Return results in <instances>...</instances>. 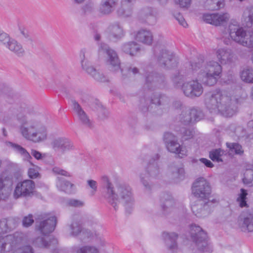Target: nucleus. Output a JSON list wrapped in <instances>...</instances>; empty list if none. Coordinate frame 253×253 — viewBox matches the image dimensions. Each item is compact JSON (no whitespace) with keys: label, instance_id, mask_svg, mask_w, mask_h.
<instances>
[{"label":"nucleus","instance_id":"obj_59","mask_svg":"<svg viewBox=\"0 0 253 253\" xmlns=\"http://www.w3.org/2000/svg\"><path fill=\"white\" fill-rule=\"evenodd\" d=\"M250 97L253 100V86L252 87L250 91Z\"/></svg>","mask_w":253,"mask_h":253},{"label":"nucleus","instance_id":"obj_17","mask_svg":"<svg viewBox=\"0 0 253 253\" xmlns=\"http://www.w3.org/2000/svg\"><path fill=\"white\" fill-rule=\"evenodd\" d=\"M14 182L12 175L4 172L0 175V200L6 198Z\"/></svg>","mask_w":253,"mask_h":253},{"label":"nucleus","instance_id":"obj_3","mask_svg":"<svg viewBox=\"0 0 253 253\" xmlns=\"http://www.w3.org/2000/svg\"><path fill=\"white\" fill-rule=\"evenodd\" d=\"M211 188L209 182L204 177H199L196 179L192 187V192L195 197L206 200L204 206L201 200H198L195 204L191 205L193 212L198 217H204L207 216L209 211H207L209 207H211L213 204L218 202L216 199L211 196Z\"/></svg>","mask_w":253,"mask_h":253},{"label":"nucleus","instance_id":"obj_37","mask_svg":"<svg viewBox=\"0 0 253 253\" xmlns=\"http://www.w3.org/2000/svg\"><path fill=\"white\" fill-rule=\"evenodd\" d=\"M74 250L76 253H99V249L94 246H84Z\"/></svg>","mask_w":253,"mask_h":253},{"label":"nucleus","instance_id":"obj_22","mask_svg":"<svg viewBox=\"0 0 253 253\" xmlns=\"http://www.w3.org/2000/svg\"><path fill=\"white\" fill-rule=\"evenodd\" d=\"M162 238L165 242L168 248L171 250L175 251L177 249L176 240L177 238V234L174 232H163L162 235Z\"/></svg>","mask_w":253,"mask_h":253},{"label":"nucleus","instance_id":"obj_43","mask_svg":"<svg viewBox=\"0 0 253 253\" xmlns=\"http://www.w3.org/2000/svg\"><path fill=\"white\" fill-rule=\"evenodd\" d=\"M32 167L30 168L28 170V174L31 178H36L39 175V170L40 168L36 165H33L30 163Z\"/></svg>","mask_w":253,"mask_h":253},{"label":"nucleus","instance_id":"obj_1","mask_svg":"<svg viewBox=\"0 0 253 253\" xmlns=\"http://www.w3.org/2000/svg\"><path fill=\"white\" fill-rule=\"evenodd\" d=\"M238 95L231 96L225 90L216 89L206 95L205 104L213 113H220L225 117L233 116L237 111V104L239 102Z\"/></svg>","mask_w":253,"mask_h":253},{"label":"nucleus","instance_id":"obj_36","mask_svg":"<svg viewBox=\"0 0 253 253\" xmlns=\"http://www.w3.org/2000/svg\"><path fill=\"white\" fill-rule=\"evenodd\" d=\"M69 233L73 237L78 236L82 231V227L79 221H73L69 227Z\"/></svg>","mask_w":253,"mask_h":253},{"label":"nucleus","instance_id":"obj_51","mask_svg":"<svg viewBox=\"0 0 253 253\" xmlns=\"http://www.w3.org/2000/svg\"><path fill=\"white\" fill-rule=\"evenodd\" d=\"M140 179L143 184L146 187H149V183L148 180L149 179V174L147 172H145L144 173H142L140 175Z\"/></svg>","mask_w":253,"mask_h":253},{"label":"nucleus","instance_id":"obj_24","mask_svg":"<svg viewBox=\"0 0 253 253\" xmlns=\"http://www.w3.org/2000/svg\"><path fill=\"white\" fill-rule=\"evenodd\" d=\"M73 108L78 120L84 125L90 126V121L84 111L77 102H73Z\"/></svg>","mask_w":253,"mask_h":253},{"label":"nucleus","instance_id":"obj_16","mask_svg":"<svg viewBox=\"0 0 253 253\" xmlns=\"http://www.w3.org/2000/svg\"><path fill=\"white\" fill-rule=\"evenodd\" d=\"M182 90L186 96L191 98L200 96L203 92L202 85L197 80L184 83L182 85Z\"/></svg>","mask_w":253,"mask_h":253},{"label":"nucleus","instance_id":"obj_10","mask_svg":"<svg viewBox=\"0 0 253 253\" xmlns=\"http://www.w3.org/2000/svg\"><path fill=\"white\" fill-rule=\"evenodd\" d=\"M98 57L99 59L104 60L112 71H117L121 69L120 61L117 54L106 44L101 43L99 45Z\"/></svg>","mask_w":253,"mask_h":253},{"label":"nucleus","instance_id":"obj_18","mask_svg":"<svg viewBox=\"0 0 253 253\" xmlns=\"http://www.w3.org/2000/svg\"><path fill=\"white\" fill-rule=\"evenodd\" d=\"M214 54L219 62L227 64L234 62L236 56L232 50L226 47H217L214 49Z\"/></svg>","mask_w":253,"mask_h":253},{"label":"nucleus","instance_id":"obj_39","mask_svg":"<svg viewBox=\"0 0 253 253\" xmlns=\"http://www.w3.org/2000/svg\"><path fill=\"white\" fill-rule=\"evenodd\" d=\"M226 145L229 149V153L232 155L233 153L236 154H242L243 153L242 146L238 144L233 143H227Z\"/></svg>","mask_w":253,"mask_h":253},{"label":"nucleus","instance_id":"obj_54","mask_svg":"<svg viewBox=\"0 0 253 253\" xmlns=\"http://www.w3.org/2000/svg\"><path fill=\"white\" fill-rule=\"evenodd\" d=\"M212 2V4H216V6L212 5L210 8L211 9H219L222 7L224 6V0H210Z\"/></svg>","mask_w":253,"mask_h":253},{"label":"nucleus","instance_id":"obj_45","mask_svg":"<svg viewBox=\"0 0 253 253\" xmlns=\"http://www.w3.org/2000/svg\"><path fill=\"white\" fill-rule=\"evenodd\" d=\"M52 171L55 175H61L66 177L71 176L70 172L57 167H53Z\"/></svg>","mask_w":253,"mask_h":253},{"label":"nucleus","instance_id":"obj_35","mask_svg":"<svg viewBox=\"0 0 253 253\" xmlns=\"http://www.w3.org/2000/svg\"><path fill=\"white\" fill-rule=\"evenodd\" d=\"M9 144L13 148L15 152L20 154L23 157L24 160L29 161L30 159L32 158L30 154L24 148L22 147L20 145L13 144L10 142H9Z\"/></svg>","mask_w":253,"mask_h":253},{"label":"nucleus","instance_id":"obj_47","mask_svg":"<svg viewBox=\"0 0 253 253\" xmlns=\"http://www.w3.org/2000/svg\"><path fill=\"white\" fill-rule=\"evenodd\" d=\"M67 204L70 206L76 208L82 207L84 205L83 201L75 199H69L67 202Z\"/></svg>","mask_w":253,"mask_h":253},{"label":"nucleus","instance_id":"obj_27","mask_svg":"<svg viewBox=\"0 0 253 253\" xmlns=\"http://www.w3.org/2000/svg\"><path fill=\"white\" fill-rule=\"evenodd\" d=\"M202 117V114L201 111L196 109H192L188 111L185 116L182 115L181 119L185 123H189L199 121Z\"/></svg>","mask_w":253,"mask_h":253},{"label":"nucleus","instance_id":"obj_26","mask_svg":"<svg viewBox=\"0 0 253 253\" xmlns=\"http://www.w3.org/2000/svg\"><path fill=\"white\" fill-rule=\"evenodd\" d=\"M158 61L160 64L164 67L171 68L176 64V60L171 55H169L167 51H165L157 57Z\"/></svg>","mask_w":253,"mask_h":253},{"label":"nucleus","instance_id":"obj_23","mask_svg":"<svg viewBox=\"0 0 253 253\" xmlns=\"http://www.w3.org/2000/svg\"><path fill=\"white\" fill-rule=\"evenodd\" d=\"M153 38L151 31L146 29H141L137 32L135 38L139 42L150 45L152 43Z\"/></svg>","mask_w":253,"mask_h":253},{"label":"nucleus","instance_id":"obj_8","mask_svg":"<svg viewBox=\"0 0 253 253\" xmlns=\"http://www.w3.org/2000/svg\"><path fill=\"white\" fill-rule=\"evenodd\" d=\"M92 58V50L91 48H83L79 53L80 64L82 69L95 80L99 82L105 81V76L97 71L92 66L89 60Z\"/></svg>","mask_w":253,"mask_h":253},{"label":"nucleus","instance_id":"obj_55","mask_svg":"<svg viewBox=\"0 0 253 253\" xmlns=\"http://www.w3.org/2000/svg\"><path fill=\"white\" fill-rule=\"evenodd\" d=\"M175 18L178 21L179 24H180L183 27L186 28L187 26L186 22L181 14H177V15L175 16Z\"/></svg>","mask_w":253,"mask_h":253},{"label":"nucleus","instance_id":"obj_44","mask_svg":"<svg viewBox=\"0 0 253 253\" xmlns=\"http://www.w3.org/2000/svg\"><path fill=\"white\" fill-rule=\"evenodd\" d=\"M244 16L248 17V22L250 23L248 25L253 24V6L247 8L244 12Z\"/></svg>","mask_w":253,"mask_h":253},{"label":"nucleus","instance_id":"obj_61","mask_svg":"<svg viewBox=\"0 0 253 253\" xmlns=\"http://www.w3.org/2000/svg\"><path fill=\"white\" fill-rule=\"evenodd\" d=\"M94 38H95V40H97V41L99 40L100 39V35H98V34L96 35L95 36Z\"/></svg>","mask_w":253,"mask_h":253},{"label":"nucleus","instance_id":"obj_38","mask_svg":"<svg viewBox=\"0 0 253 253\" xmlns=\"http://www.w3.org/2000/svg\"><path fill=\"white\" fill-rule=\"evenodd\" d=\"M248 193L246 190L244 189H241L240 193L238 195L236 202L237 204L241 208L246 207L247 204V196Z\"/></svg>","mask_w":253,"mask_h":253},{"label":"nucleus","instance_id":"obj_40","mask_svg":"<svg viewBox=\"0 0 253 253\" xmlns=\"http://www.w3.org/2000/svg\"><path fill=\"white\" fill-rule=\"evenodd\" d=\"M18 30L22 36V37L25 39L26 41L30 43H32L33 42L32 38L28 30L22 25H18Z\"/></svg>","mask_w":253,"mask_h":253},{"label":"nucleus","instance_id":"obj_6","mask_svg":"<svg viewBox=\"0 0 253 253\" xmlns=\"http://www.w3.org/2000/svg\"><path fill=\"white\" fill-rule=\"evenodd\" d=\"M191 69L197 73V78L203 84L211 86L215 84L222 73V67L214 60L206 63L194 62L191 64Z\"/></svg>","mask_w":253,"mask_h":253},{"label":"nucleus","instance_id":"obj_12","mask_svg":"<svg viewBox=\"0 0 253 253\" xmlns=\"http://www.w3.org/2000/svg\"><path fill=\"white\" fill-rule=\"evenodd\" d=\"M230 18V16L227 12L205 13L203 15V19L205 22L215 26H224Z\"/></svg>","mask_w":253,"mask_h":253},{"label":"nucleus","instance_id":"obj_28","mask_svg":"<svg viewBox=\"0 0 253 253\" xmlns=\"http://www.w3.org/2000/svg\"><path fill=\"white\" fill-rule=\"evenodd\" d=\"M5 47L11 51L20 56L23 55L25 52L21 44L12 38Z\"/></svg>","mask_w":253,"mask_h":253},{"label":"nucleus","instance_id":"obj_19","mask_svg":"<svg viewBox=\"0 0 253 253\" xmlns=\"http://www.w3.org/2000/svg\"><path fill=\"white\" fill-rule=\"evenodd\" d=\"M111 40L116 41L122 38L124 35V31L118 22L111 24L108 28Z\"/></svg>","mask_w":253,"mask_h":253},{"label":"nucleus","instance_id":"obj_60","mask_svg":"<svg viewBox=\"0 0 253 253\" xmlns=\"http://www.w3.org/2000/svg\"><path fill=\"white\" fill-rule=\"evenodd\" d=\"M159 2L162 4H165L167 2V0H158Z\"/></svg>","mask_w":253,"mask_h":253},{"label":"nucleus","instance_id":"obj_56","mask_svg":"<svg viewBox=\"0 0 253 253\" xmlns=\"http://www.w3.org/2000/svg\"><path fill=\"white\" fill-rule=\"evenodd\" d=\"M200 161L208 168H212L213 167V164L211 162V161L207 159L201 158L200 159Z\"/></svg>","mask_w":253,"mask_h":253},{"label":"nucleus","instance_id":"obj_15","mask_svg":"<svg viewBox=\"0 0 253 253\" xmlns=\"http://www.w3.org/2000/svg\"><path fill=\"white\" fill-rule=\"evenodd\" d=\"M56 224V219L54 216L46 214L41 218L38 226V229L44 236L53 232Z\"/></svg>","mask_w":253,"mask_h":253},{"label":"nucleus","instance_id":"obj_64","mask_svg":"<svg viewBox=\"0 0 253 253\" xmlns=\"http://www.w3.org/2000/svg\"><path fill=\"white\" fill-rule=\"evenodd\" d=\"M152 102H153V103H156V101H154V100H152Z\"/></svg>","mask_w":253,"mask_h":253},{"label":"nucleus","instance_id":"obj_62","mask_svg":"<svg viewBox=\"0 0 253 253\" xmlns=\"http://www.w3.org/2000/svg\"><path fill=\"white\" fill-rule=\"evenodd\" d=\"M3 133L4 136H6V131L4 129H3Z\"/></svg>","mask_w":253,"mask_h":253},{"label":"nucleus","instance_id":"obj_7","mask_svg":"<svg viewBox=\"0 0 253 253\" xmlns=\"http://www.w3.org/2000/svg\"><path fill=\"white\" fill-rule=\"evenodd\" d=\"M221 36L224 42L227 44L228 42V40L230 38L235 42L244 46L253 47V32H247L238 25L230 24L227 32L226 31L221 32Z\"/></svg>","mask_w":253,"mask_h":253},{"label":"nucleus","instance_id":"obj_14","mask_svg":"<svg viewBox=\"0 0 253 253\" xmlns=\"http://www.w3.org/2000/svg\"><path fill=\"white\" fill-rule=\"evenodd\" d=\"M35 184L31 180H25L17 184L13 193L15 199L31 196L34 191Z\"/></svg>","mask_w":253,"mask_h":253},{"label":"nucleus","instance_id":"obj_46","mask_svg":"<svg viewBox=\"0 0 253 253\" xmlns=\"http://www.w3.org/2000/svg\"><path fill=\"white\" fill-rule=\"evenodd\" d=\"M11 39L8 34L0 30V42L6 46Z\"/></svg>","mask_w":253,"mask_h":253},{"label":"nucleus","instance_id":"obj_25","mask_svg":"<svg viewBox=\"0 0 253 253\" xmlns=\"http://www.w3.org/2000/svg\"><path fill=\"white\" fill-rule=\"evenodd\" d=\"M56 185L59 190L66 193H72L75 189V186L73 184L59 177H57Z\"/></svg>","mask_w":253,"mask_h":253},{"label":"nucleus","instance_id":"obj_33","mask_svg":"<svg viewBox=\"0 0 253 253\" xmlns=\"http://www.w3.org/2000/svg\"><path fill=\"white\" fill-rule=\"evenodd\" d=\"M242 228L245 231H253V213H250L244 218Z\"/></svg>","mask_w":253,"mask_h":253},{"label":"nucleus","instance_id":"obj_63","mask_svg":"<svg viewBox=\"0 0 253 253\" xmlns=\"http://www.w3.org/2000/svg\"><path fill=\"white\" fill-rule=\"evenodd\" d=\"M159 104H160V100L159 99V101L157 102Z\"/></svg>","mask_w":253,"mask_h":253},{"label":"nucleus","instance_id":"obj_49","mask_svg":"<svg viewBox=\"0 0 253 253\" xmlns=\"http://www.w3.org/2000/svg\"><path fill=\"white\" fill-rule=\"evenodd\" d=\"M181 132L182 133L183 139L187 140L193 136V132L192 130L186 129L185 128H182L181 130Z\"/></svg>","mask_w":253,"mask_h":253},{"label":"nucleus","instance_id":"obj_20","mask_svg":"<svg viewBox=\"0 0 253 253\" xmlns=\"http://www.w3.org/2000/svg\"><path fill=\"white\" fill-rule=\"evenodd\" d=\"M135 2V0H122L121 7L118 10V14L124 17L130 16Z\"/></svg>","mask_w":253,"mask_h":253},{"label":"nucleus","instance_id":"obj_42","mask_svg":"<svg viewBox=\"0 0 253 253\" xmlns=\"http://www.w3.org/2000/svg\"><path fill=\"white\" fill-rule=\"evenodd\" d=\"M171 171L174 178L178 179H182L184 178V171L182 168H172Z\"/></svg>","mask_w":253,"mask_h":253},{"label":"nucleus","instance_id":"obj_31","mask_svg":"<svg viewBox=\"0 0 253 253\" xmlns=\"http://www.w3.org/2000/svg\"><path fill=\"white\" fill-rule=\"evenodd\" d=\"M124 52L131 56L136 55L140 50L139 45L134 42L125 43L122 47Z\"/></svg>","mask_w":253,"mask_h":253},{"label":"nucleus","instance_id":"obj_34","mask_svg":"<svg viewBox=\"0 0 253 253\" xmlns=\"http://www.w3.org/2000/svg\"><path fill=\"white\" fill-rule=\"evenodd\" d=\"M225 152L221 149H216L210 152V158L213 161L217 162H222L223 158L225 155Z\"/></svg>","mask_w":253,"mask_h":253},{"label":"nucleus","instance_id":"obj_13","mask_svg":"<svg viewBox=\"0 0 253 253\" xmlns=\"http://www.w3.org/2000/svg\"><path fill=\"white\" fill-rule=\"evenodd\" d=\"M50 146L54 150H60L63 154L73 151L75 149L73 143L68 138L64 136L57 137L50 142Z\"/></svg>","mask_w":253,"mask_h":253},{"label":"nucleus","instance_id":"obj_29","mask_svg":"<svg viewBox=\"0 0 253 253\" xmlns=\"http://www.w3.org/2000/svg\"><path fill=\"white\" fill-rule=\"evenodd\" d=\"M87 238H90V240L93 243L99 250L105 246L106 243L102 236L98 233H87Z\"/></svg>","mask_w":253,"mask_h":253},{"label":"nucleus","instance_id":"obj_21","mask_svg":"<svg viewBox=\"0 0 253 253\" xmlns=\"http://www.w3.org/2000/svg\"><path fill=\"white\" fill-rule=\"evenodd\" d=\"M118 0H101L100 4L99 12L105 15L111 13L115 9Z\"/></svg>","mask_w":253,"mask_h":253},{"label":"nucleus","instance_id":"obj_11","mask_svg":"<svg viewBox=\"0 0 253 253\" xmlns=\"http://www.w3.org/2000/svg\"><path fill=\"white\" fill-rule=\"evenodd\" d=\"M164 140L167 149L170 152L175 153L179 157L182 158L187 154V150L185 146H181L177 142L175 136L170 132L164 134Z\"/></svg>","mask_w":253,"mask_h":253},{"label":"nucleus","instance_id":"obj_4","mask_svg":"<svg viewBox=\"0 0 253 253\" xmlns=\"http://www.w3.org/2000/svg\"><path fill=\"white\" fill-rule=\"evenodd\" d=\"M19 132L23 137L34 143L45 141L48 137L46 127L37 119L26 115L18 119Z\"/></svg>","mask_w":253,"mask_h":253},{"label":"nucleus","instance_id":"obj_32","mask_svg":"<svg viewBox=\"0 0 253 253\" xmlns=\"http://www.w3.org/2000/svg\"><path fill=\"white\" fill-rule=\"evenodd\" d=\"M243 181L246 184L253 185V165H248L246 166Z\"/></svg>","mask_w":253,"mask_h":253},{"label":"nucleus","instance_id":"obj_2","mask_svg":"<svg viewBox=\"0 0 253 253\" xmlns=\"http://www.w3.org/2000/svg\"><path fill=\"white\" fill-rule=\"evenodd\" d=\"M101 179L105 189V198L115 209L120 204L126 208L131 207L134 204V200L129 186L118 182L114 187L106 175L102 176Z\"/></svg>","mask_w":253,"mask_h":253},{"label":"nucleus","instance_id":"obj_50","mask_svg":"<svg viewBox=\"0 0 253 253\" xmlns=\"http://www.w3.org/2000/svg\"><path fill=\"white\" fill-rule=\"evenodd\" d=\"M31 155L37 160H41L45 157V154H42L38 151L36 150H32Z\"/></svg>","mask_w":253,"mask_h":253},{"label":"nucleus","instance_id":"obj_9","mask_svg":"<svg viewBox=\"0 0 253 253\" xmlns=\"http://www.w3.org/2000/svg\"><path fill=\"white\" fill-rule=\"evenodd\" d=\"M190 233L194 248L201 252H211L212 249L207 240V234L200 226L192 225Z\"/></svg>","mask_w":253,"mask_h":253},{"label":"nucleus","instance_id":"obj_53","mask_svg":"<svg viewBox=\"0 0 253 253\" xmlns=\"http://www.w3.org/2000/svg\"><path fill=\"white\" fill-rule=\"evenodd\" d=\"M34 222V219L32 215H29L24 218L23 220V224L25 227H28Z\"/></svg>","mask_w":253,"mask_h":253},{"label":"nucleus","instance_id":"obj_52","mask_svg":"<svg viewBox=\"0 0 253 253\" xmlns=\"http://www.w3.org/2000/svg\"><path fill=\"white\" fill-rule=\"evenodd\" d=\"M175 2L181 7H188L191 3L192 0H174Z\"/></svg>","mask_w":253,"mask_h":253},{"label":"nucleus","instance_id":"obj_57","mask_svg":"<svg viewBox=\"0 0 253 253\" xmlns=\"http://www.w3.org/2000/svg\"><path fill=\"white\" fill-rule=\"evenodd\" d=\"M128 71L129 73H132L134 75L138 72V69L135 67H130Z\"/></svg>","mask_w":253,"mask_h":253},{"label":"nucleus","instance_id":"obj_58","mask_svg":"<svg viewBox=\"0 0 253 253\" xmlns=\"http://www.w3.org/2000/svg\"><path fill=\"white\" fill-rule=\"evenodd\" d=\"M248 126L249 127L253 128V120H251V121H250L248 123Z\"/></svg>","mask_w":253,"mask_h":253},{"label":"nucleus","instance_id":"obj_48","mask_svg":"<svg viewBox=\"0 0 253 253\" xmlns=\"http://www.w3.org/2000/svg\"><path fill=\"white\" fill-rule=\"evenodd\" d=\"M87 183L88 186L91 189L90 194L92 195H93L97 191V182L94 180L90 179L87 181Z\"/></svg>","mask_w":253,"mask_h":253},{"label":"nucleus","instance_id":"obj_5","mask_svg":"<svg viewBox=\"0 0 253 253\" xmlns=\"http://www.w3.org/2000/svg\"><path fill=\"white\" fill-rule=\"evenodd\" d=\"M6 219L0 220V253L6 250H11V253H33L30 246L21 248L20 244L22 241L21 234L16 233L14 235H5L10 228L8 225Z\"/></svg>","mask_w":253,"mask_h":253},{"label":"nucleus","instance_id":"obj_30","mask_svg":"<svg viewBox=\"0 0 253 253\" xmlns=\"http://www.w3.org/2000/svg\"><path fill=\"white\" fill-rule=\"evenodd\" d=\"M240 76L243 82L253 84V68L249 67L244 68L240 73Z\"/></svg>","mask_w":253,"mask_h":253},{"label":"nucleus","instance_id":"obj_41","mask_svg":"<svg viewBox=\"0 0 253 253\" xmlns=\"http://www.w3.org/2000/svg\"><path fill=\"white\" fill-rule=\"evenodd\" d=\"M34 244L40 247H49L51 245L53 246L57 244V241L55 239H52L50 241V244H48L47 243L43 241V238H38L34 242Z\"/></svg>","mask_w":253,"mask_h":253}]
</instances>
